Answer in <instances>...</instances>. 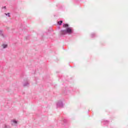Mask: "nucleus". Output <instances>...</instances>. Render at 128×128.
<instances>
[{
    "label": "nucleus",
    "instance_id": "8",
    "mask_svg": "<svg viewBox=\"0 0 128 128\" xmlns=\"http://www.w3.org/2000/svg\"><path fill=\"white\" fill-rule=\"evenodd\" d=\"M58 24L59 26H62V20H60V21L58 22Z\"/></svg>",
    "mask_w": 128,
    "mask_h": 128
},
{
    "label": "nucleus",
    "instance_id": "7",
    "mask_svg": "<svg viewBox=\"0 0 128 128\" xmlns=\"http://www.w3.org/2000/svg\"><path fill=\"white\" fill-rule=\"evenodd\" d=\"M63 28H68V24H64Z\"/></svg>",
    "mask_w": 128,
    "mask_h": 128
},
{
    "label": "nucleus",
    "instance_id": "1",
    "mask_svg": "<svg viewBox=\"0 0 128 128\" xmlns=\"http://www.w3.org/2000/svg\"><path fill=\"white\" fill-rule=\"evenodd\" d=\"M72 32H74V29H72V28H67L65 30H60V36H62L67 34H72Z\"/></svg>",
    "mask_w": 128,
    "mask_h": 128
},
{
    "label": "nucleus",
    "instance_id": "11",
    "mask_svg": "<svg viewBox=\"0 0 128 128\" xmlns=\"http://www.w3.org/2000/svg\"><path fill=\"white\" fill-rule=\"evenodd\" d=\"M4 128H10V126H9L5 125V126H4Z\"/></svg>",
    "mask_w": 128,
    "mask_h": 128
},
{
    "label": "nucleus",
    "instance_id": "10",
    "mask_svg": "<svg viewBox=\"0 0 128 128\" xmlns=\"http://www.w3.org/2000/svg\"><path fill=\"white\" fill-rule=\"evenodd\" d=\"M103 124H108V120L104 121V122H103Z\"/></svg>",
    "mask_w": 128,
    "mask_h": 128
},
{
    "label": "nucleus",
    "instance_id": "3",
    "mask_svg": "<svg viewBox=\"0 0 128 128\" xmlns=\"http://www.w3.org/2000/svg\"><path fill=\"white\" fill-rule=\"evenodd\" d=\"M30 86V82H26L24 84L23 86Z\"/></svg>",
    "mask_w": 128,
    "mask_h": 128
},
{
    "label": "nucleus",
    "instance_id": "9",
    "mask_svg": "<svg viewBox=\"0 0 128 128\" xmlns=\"http://www.w3.org/2000/svg\"><path fill=\"white\" fill-rule=\"evenodd\" d=\"M96 34L92 33L91 34V38H96Z\"/></svg>",
    "mask_w": 128,
    "mask_h": 128
},
{
    "label": "nucleus",
    "instance_id": "15",
    "mask_svg": "<svg viewBox=\"0 0 128 128\" xmlns=\"http://www.w3.org/2000/svg\"><path fill=\"white\" fill-rule=\"evenodd\" d=\"M12 126H14V123L12 124Z\"/></svg>",
    "mask_w": 128,
    "mask_h": 128
},
{
    "label": "nucleus",
    "instance_id": "12",
    "mask_svg": "<svg viewBox=\"0 0 128 128\" xmlns=\"http://www.w3.org/2000/svg\"><path fill=\"white\" fill-rule=\"evenodd\" d=\"M64 124H66V122H68V120H64Z\"/></svg>",
    "mask_w": 128,
    "mask_h": 128
},
{
    "label": "nucleus",
    "instance_id": "13",
    "mask_svg": "<svg viewBox=\"0 0 128 128\" xmlns=\"http://www.w3.org/2000/svg\"><path fill=\"white\" fill-rule=\"evenodd\" d=\"M5 14H6V16H8H8H10V13H8V14H6L5 13Z\"/></svg>",
    "mask_w": 128,
    "mask_h": 128
},
{
    "label": "nucleus",
    "instance_id": "2",
    "mask_svg": "<svg viewBox=\"0 0 128 128\" xmlns=\"http://www.w3.org/2000/svg\"><path fill=\"white\" fill-rule=\"evenodd\" d=\"M56 108H64V102L59 101L56 103Z\"/></svg>",
    "mask_w": 128,
    "mask_h": 128
},
{
    "label": "nucleus",
    "instance_id": "6",
    "mask_svg": "<svg viewBox=\"0 0 128 128\" xmlns=\"http://www.w3.org/2000/svg\"><path fill=\"white\" fill-rule=\"evenodd\" d=\"M2 46H3V48H6L8 44H2Z\"/></svg>",
    "mask_w": 128,
    "mask_h": 128
},
{
    "label": "nucleus",
    "instance_id": "5",
    "mask_svg": "<svg viewBox=\"0 0 128 128\" xmlns=\"http://www.w3.org/2000/svg\"><path fill=\"white\" fill-rule=\"evenodd\" d=\"M11 122H12L13 124H18V121L14 120H11Z\"/></svg>",
    "mask_w": 128,
    "mask_h": 128
},
{
    "label": "nucleus",
    "instance_id": "4",
    "mask_svg": "<svg viewBox=\"0 0 128 128\" xmlns=\"http://www.w3.org/2000/svg\"><path fill=\"white\" fill-rule=\"evenodd\" d=\"M0 36H2V38H4V34L2 33V30H0Z\"/></svg>",
    "mask_w": 128,
    "mask_h": 128
},
{
    "label": "nucleus",
    "instance_id": "14",
    "mask_svg": "<svg viewBox=\"0 0 128 128\" xmlns=\"http://www.w3.org/2000/svg\"><path fill=\"white\" fill-rule=\"evenodd\" d=\"M2 8H5V10L6 8V6H2Z\"/></svg>",
    "mask_w": 128,
    "mask_h": 128
}]
</instances>
